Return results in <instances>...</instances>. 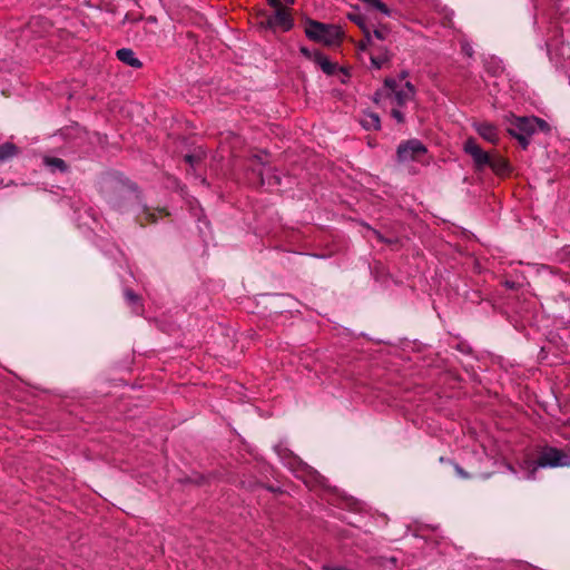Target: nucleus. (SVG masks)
<instances>
[{
	"label": "nucleus",
	"mask_w": 570,
	"mask_h": 570,
	"mask_svg": "<svg viewBox=\"0 0 570 570\" xmlns=\"http://www.w3.org/2000/svg\"><path fill=\"white\" fill-rule=\"evenodd\" d=\"M406 75L402 73L401 79L386 78L384 85L375 92L374 101L384 109H390L391 116L399 124L405 121L403 109L414 101L415 88L410 81H404Z\"/></svg>",
	"instance_id": "obj_1"
},
{
	"label": "nucleus",
	"mask_w": 570,
	"mask_h": 570,
	"mask_svg": "<svg viewBox=\"0 0 570 570\" xmlns=\"http://www.w3.org/2000/svg\"><path fill=\"white\" fill-rule=\"evenodd\" d=\"M538 130H549L547 121L538 117H513L508 128V132L519 141L523 149L529 146L530 137Z\"/></svg>",
	"instance_id": "obj_2"
},
{
	"label": "nucleus",
	"mask_w": 570,
	"mask_h": 570,
	"mask_svg": "<svg viewBox=\"0 0 570 570\" xmlns=\"http://www.w3.org/2000/svg\"><path fill=\"white\" fill-rule=\"evenodd\" d=\"M570 465V449L562 451L556 448H546L537 461H524L522 468L530 470L528 479H532L538 468H557Z\"/></svg>",
	"instance_id": "obj_3"
},
{
	"label": "nucleus",
	"mask_w": 570,
	"mask_h": 570,
	"mask_svg": "<svg viewBox=\"0 0 570 570\" xmlns=\"http://www.w3.org/2000/svg\"><path fill=\"white\" fill-rule=\"evenodd\" d=\"M384 40L385 38H361L357 43L361 53L367 56L371 65L376 69L385 67L391 58Z\"/></svg>",
	"instance_id": "obj_4"
},
{
	"label": "nucleus",
	"mask_w": 570,
	"mask_h": 570,
	"mask_svg": "<svg viewBox=\"0 0 570 570\" xmlns=\"http://www.w3.org/2000/svg\"><path fill=\"white\" fill-rule=\"evenodd\" d=\"M428 155L426 146L419 139H409L401 142L396 149V159L399 163H421L426 164L425 157Z\"/></svg>",
	"instance_id": "obj_5"
},
{
	"label": "nucleus",
	"mask_w": 570,
	"mask_h": 570,
	"mask_svg": "<svg viewBox=\"0 0 570 570\" xmlns=\"http://www.w3.org/2000/svg\"><path fill=\"white\" fill-rule=\"evenodd\" d=\"M272 32H288L293 27V18L289 8L273 10L261 21Z\"/></svg>",
	"instance_id": "obj_6"
},
{
	"label": "nucleus",
	"mask_w": 570,
	"mask_h": 570,
	"mask_svg": "<svg viewBox=\"0 0 570 570\" xmlns=\"http://www.w3.org/2000/svg\"><path fill=\"white\" fill-rule=\"evenodd\" d=\"M305 36H344V32L334 24L318 22L312 19L304 21Z\"/></svg>",
	"instance_id": "obj_7"
},
{
	"label": "nucleus",
	"mask_w": 570,
	"mask_h": 570,
	"mask_svg": "<svg viewBox=\"0 0 570 570\" xmlns=\"http://www.w3.org/2000/svg\"><path fill=\"white\" fill-rule=\"evenodd\" d=\"M463 150L472 157L474 165L479 170L485 168L490 164L491 155L484 151L474 138L465 140Z\"/></svg>",
	"instance_id": "obj_8"
},
{
	"label": "nucleus",
	"mask_w": 570,
	"mask_h": 570,
	"mask_svg": "<svg viewBox=\"0 0 570 570\" xmlns=\"http://www.w3.org/2000/svg\"><path fill=\"white\" fill-rule=\"evenodd\" d=\"M301 52L309 60L315 61L322 70L332 75L335 71V65H333L323 53H321L316 48H307L301 47Z\"/></svg>",
	"instance_id": "obj_9"
},
{
	"label": "nucleus",
	"mask_w": 570,
	"mask_h": 570,
	"mask_svg": "<svg viewBox=\"0 0 570 570\" xmlns=\"http://www.w3.org/2000/svg\"><path fill=\"white\" fill-rule=\"evenodd\" d=\"M474 130L488 142L497 145L500 140L498 128L490 122H474Z\"/></svg>",
	"instance_id": "obj_10"
},
{
	"label": "nucleus",
	"mask_w": 570,
	"mask_h": 570,
	"mask_svg": "<svg viewBox=\"0 0 570 570\" xmlns=\"http://www.w3.org/2000/svg\"><path fill=\"white\" fill-rule=\"evenodd\" d=\"M116 56L121 62H124L132 68L141 67V62L139 61V59H137L135 57V53L131 49H128V48L119 49V50H117Z\"/></svg>",
	"instance_id": "obj_11"
},
{
	"label": "nucleus",
	"mask_w": 570,
	"mask_h": 570,
	"mask_svg": "<svg viewBox=\"0 0 570 570\" xmlns=\"http://www.w3.org/2000/svg\"><path fill=\"white\" fill-rule=\"evenodd\" d=\"M361 125L366 130H377L381 127L380 117L374 112H366L361 119Z\"/></svg>",
	"instance_id": "obj_12"
},
{
	"label": "nucleus",
	"mask_w": 570,
	"mask_h": 570,
	"mask_svg": "<svg viewBox=\"0 0 570 570\" xmlns=\"http://www.w3.org/2000/svg\"><path fill=\"white\" fill-rule=\"evenodd\" d=\"M490 167L495 174L503 175L508 170V164L502 157H490Z\"/></svg>",
	"instance_id": "obj_13"
},
{
	"label": "nucleus",
	"mask_w": 570,
	"mask_h": 570,
	"mask_svg": "<svg viewBox=\"0 0 570 570\" xmlns=\"http://www.w3.org/2000/svg\"><path fill=\"white\" fill-rule=\"evenodd\" d=\"M484 66L487 70L492 73L493 76H497L503 71V65L502 61L498 58L490 57L484 61Z\"/></svg>",
	"instance_id": "obj_14"
},
{
	"label": "nucleus",
	"mask_w": 570,
	"mask_h": 570,
	"mask_svg": "<svg viewBox=\"0 0 570 570\" xmlns=\"http://www.w3.org/2000/svg\"><path fill=\"white\" fill-rule=\"evenodd\" d=\"M18 153V148L16 145L11 142H6L3 145H0V161L8 160L16 156Z\"/></svg>",
	"instance_id": "obj_15"
},
{
	"label": "nucleus",
	"mask_w": 570,
	"mask_h": 570,
	"mask_svg": "<svg viewBox=\"0 0 570 570\" xmlns=\"http://www.w3.org/2000/svg\"><path fill=\"white\" fill-rule=\"evenodd\" d=\"M43 161L53 171L59 170V171L63 173L67 170V164L61 158L46 157Z\"/></svg>",
	"instance_id": "obj_16"
},
{
	"label": "nucleus",
	"mask_w": 570,
	"mask_h": 570,
	"mask_svg": "<svg viewBox=\"0 0 570 570\" xmlns=\"http://www.w3.org/2000/svg\"><path fill=\"white\" fill-rule=\"evenodd\" d=\"M125 298L128 302V304L131 305L135 313H139L141 309V305L139 303V297L136 295L131 289L125 291Z\"/></svg>",
	"instance_id": "obj_17"
},
{
	"label": "nucleus",
	"mask_w": 570,
	"mask_h": 570,
	"mask_svg": "<svg viewBox=\"0 0 570 570\" xmlns=\"http://www.w3.org/2000/svg\"><path fill=\"white\" fill-rule=\"evenodd\" d=\"M278 455L285 461V464L293 470H296V466L302 465L301 461L296 456L292 455V453L289 452L287 453L286 451H284V453H282L281 451H278Z\"/></svg>",
	"instance_id": "obj_18"
},
{
	"label": "nucleus",
	"mask_w": 570,
	"mask_h": 570,
	"mask_svg": "<svg viewBox=\"0 0 570 570\" xmlns=\"http://www.w3.org/2000/svg\"><path fill=\"white\" fill-rule=\"evenodd\" d=\"M351 19H352L354 22H356V23L362 28V30H363V32H364V36H365V37L371 36L370 30H367V29L365 28V24H364V18H363L362 16H360V14H357V16H351Z\"/></svg>",
	"instance_id": "obj_19"
},
{
	"label": "nucleus",
	"mask_w": 570,
	"mask_h": 570,
	"mask_svg": "<svg viewBox=\"0 0 570 570\" xmlns=\"http://www.w3.org/2000/svg\"><path fill=\"white\" fill-rule=\"evenodd\" d=\"M315 40L317 41H323L324 45L326 46H337L340 43V39L341 38H321V37H317V38H314Z\"/></svg>",
	"instance_id": "obj_20"
},
{
	"label": "nucleus",
	"mask_w": 570,
	"mask_h": 570,
	"mask_svg": "<svg viewBox=\"0 0 570 570\" xmlns=\"http://www.w3.org/2000/svg\"><path fill=\"white\" fill-rule=\"evenodd\" d=\"M269 6L274 9V10H281V9H284L286 8L282 2L281 0H267Z\"/></svg>",
	"instance_id": "obj_21"
},
{
	"label": "nucleus",
	"mask_w": 570,
	"mask_h": 570,
	"mask_svg": "<svg viewBox=\"0 0 570 570\" xmlns=\"http://www.w3.org/2000/svg\"><path fill=\"white\" fill-rule=\"evenodd\" d=\"M324 570H350L345 567H340V566H330V564H326L323 567Z\"/></svg>",
	"instance_id": "obj_22"
},
{
	"label": "nucleus",
	"mask_w": 570,
	"mask_h": 570,
	"mask_svg": "<svg viewBox=\"0 0 570 570\" xmlns=\"http://www.w3.org/2000/svg\"><path fill=\"white\" fill-rule=\"evenodd\" d=\"M462 49H463V51L465 52L466 56H469V57L472 56V48L468 43H464Z\"/></svg>",
	"instance_id": "obj_23"
},
{
	"label": "nucleus",
	"mask_w": 570,
	"mask_h": 570,
	"mask_svg": "<svg viewBox=\"0 0 570 570\" xmlns=\"http://www.w3.org/2000/svg\"><path fill=\"white\" fill-rule=\"evenodd\" d=\"M456 471L460 475L465 476L461 468L456 466Z\"/></svg>",
	"instance_id": "obj_24"
},
{
	"label": "nucleus",
	"mask_w": 570,
	"mask_h": 570,
	"mask_svg": "<svg viewBox=\"0 0 570 570\" xmlns=\"http://www.w3.org/2000/svg\"><path fill=\"white\" fill-rule=\"evenodd\" d=\"M374 36L379 37V36H382V35H381V32L379 30H374Z\"/></svg>",
	"instance_id": "obj_25"
},
{
	"label": "nucleus",
	"mask_w": 570,
	"mask_h": 570,
	"mask_svg": "<svg viewBox=\"0 0 570 570\" xmlns=\"http://www.w3.org/2000/svg\"><path fill=\"white\" fill-rule=\"evenodd\" d=\"M186 160L191 163V156H186Z\"/></svg>",
	"instance_id": "obj_26"
},
{
	"label": "nucleus",
	"mask_w": 570,
	"mask_h": 570,
	"mask_svg": "<svg viewBox=\"0 0 570 570\" xmlns=\"http://www.w3.org/2000/svg\"><path fill=\"white\" fill-rule=\"evenodd\" d=\"M288 3H294L295 0H286Z\"/></svg>",
	"instance_id": "obj_27"
}]
</instances>
